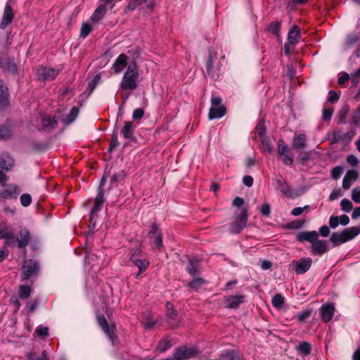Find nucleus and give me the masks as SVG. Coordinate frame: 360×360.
<instances>
[{
	"mask_svg": "<svg viewBox=\"0 0 360 360\" xmlns=\"http://www.w3.org/2000/svg\"><path fill=\"white\" fill-rule=\"evenodd\" d=\"M248 211L247 209L243 208L240 214L237 215L236 220L230 224L229 229L232 233H238L243 230L248 222Z\"/></svg>",
	"mask_w": 360,
	"mask_h": 360,
	"instance_id": "obj_9",
	"label": "nucleus"
},
{
	"mask_svg": "<svg viewBox=\"0 0 360 360\" xmlns=\"http://www.w3.org/2000/svg\"><path fill=\"white\" fill-rule=\"evenodd\" d=\"M312 259L310 257H302L299 260H293L291 265L293 266L295 272L300 275L306 273L311 266Z\"/></svg>",
	"mask_w": 360,
	"mask_h": 360,
	"instance_id": "obj_14",
	"label": "nucleus"
},
{
	"mask_svg": "<svg viewBox=\"0 0 360 360\" xmlns=\"http://www.w3.org/2000/svg\"><path fill=\"white\" fill-rule=\"evenodd\" d=\"M37 77L39 81H52L59 73V70L51 67L41 66L37 69Z\"/></svg>",
	"mask_w": 360,
	"mask_h": 360,
	"instance_id": "obj_11",
	"label": "nucleus"
},
{
	"mask_svg": "<svg viewBox=\"0 0 360 360\" xmlns=\"http://www.w3.org/2000/svg\"><path fill=\"white\" fill-rule=\"evenodd\" d=\"M347 162L352 167H356L359 163L358 158L352 154L347 157Z\"/></svg>",
	"mask_w": 360,
	"mask_h": 360,
	"instance_id": "obj_62",
	"label": "nucleus"
},
{
	"mask_svg": "<svg viewBox=\"0 0 360 360\" xmlns=\"http://www.w3.org/2000/svg\"><path fill=\"white\" fill-rule=\"evenodd\" d=\"M78 115L79 108L76 106H73L70 110V113L63 119V122H65V124H70L77 118Z\"/></svg>",
	"mask_w": 360,
	"mask_h": 360,
	"instance_id": "obj_37",
	"label": "nucleus"
},
{
	"mask_svg": "<svg viewBox=\"0 0 360 360\" xmlns=\"http://www.w3.org/2000/svg\"><path fill=\"white\" fill-rule=\"evenodd\" d=\"M328 251L327 242L326 240H314L311 244V253L313 255H322Z\"/></svg>",
	"mask_w": 360,
	"mask_h": 360,
	"instance_id": "obj_23",
	"label": "nucleus"
},
{
	"mask_svg": "<svg viewBox=\"0 0 360 360\" xmlns=\"http://www.w3.org/2000/svg\"><path fill=\"white\" fill-rule=\"evenodd\" d=\"M141 321L146 329H151L156 324V321L150 316V312L143 313L141 317Z\"/></svg>",
	"mask_w": 360,
	"mask_h": 360,
	"instance_id": "obj_34",
	"label": "nucleus"
},
{
	"mask_svg": "<svg viewBox=\"0 0 360 360\" xmlns=\"http://www.w3.org/2000/svg\"><path fill=\"white\" fill-rule=\"evenodd\" d=\"M205 280L202 279V278H196L195 279H193V281H191L189 283H188V288L195 290V291H198L201 288L202 286L203 285V284L205 283Z\"/></svg>",
	"mask_w": 360,
	"mask_h": 360,
	"instance_id": "obj_42",
	"label": "nucleus"
},
{
	"mask_svg": "<svg viewBox=\"0 0 360 360\" xmlns=\"http://www.w3.org/2000/svg\"><path fill=\"white\" fill-rule=\"evenodd\" d=\"M32 292V288L30 285H22L19 287V297L25 300L30 297Z\"/></svg>",
	"mask_w": 360,
	"mask_h": 360,
	"instance_id": "obj_39",
	"label": "nucleus"
},
{
	"mask_svg": "<svg viewBox=\"0 0 360 360\" xmlns=\"http://www.w3.org/2000/svg\"><path fill=\"white\" fill-rule=\"evenodd\" d=\"M166 317L167 322L171 328H177L180 326L181 319L179 316L176 310L174 309L172 303L167 302L166 303Z\"/></svg>",
	"mask_w": 360,
	"mask_h": 360,
	"instance_id": "obj_10",
	"label": "nucleus"
},
{
	"mask_svg": "<svg viewBox=\"0 0 360 360\" xmlns=\"http://www.w3.org/2000/svg\"><path fill=\"white\" fill-rule=\"evenodd\" d=\"M32 240L30 231L26 229H21L17 236V246L20 249L25 248Z\"/></svg>",
	"mask_w": 360,
	"mask_h": 360,
	"instance_id": "obj_17",
	"label": "nucleus"
},
{
	"mask_svg": "<svg viewBox=\"0 0 360 360\" xmlns=\"http://www.w3.org/2000/svg\"><path fill=\"white\" fill-rule=\"evenodd\" d=\"M356 134V130L351 129L347 132H342L340 130H335L333 133V139L336 141L349 142Z\"/></svg>",
	"mask_w": 360,
	"mask_h": 360,
	"instance_id": "obj_22",
	"label": "nucleus"
},
{
	"mask_svg": "<svg viewBox=\"0 0 360 360\" xmlns=\"http://www.w3.org/2000/svg\"><path fill=\"white\" fill-rule=\"evenodd\" d=\"M36 333L39 337H46L49 335V328L46 326H39L36 328Z\"/></svg>",
	"mask_w": 360,
	"mask_h": 360,
	"instance_id": "obj_56",
	"label": "nucleus"
},
{
	"mask_svg": "<svg viewBox=\"0 0 360 360\" xmlns=\"http://www.w3.org/2000/svg\"><path fill=\"white\" fill-rule=\"evenodd\" d=\"M352 198L355 202L360 203V189L359 188H355L352 190Z\"/></svg>",
	"mask_w": 360,
	"mask_h": 360,
	"instance_id": "obj_64",
	"label": "nucleus"
},
{
	"mask_svg": "<svg viewBox=\"0 0 360 360\" xmlns=\"http://www.w3.org/2000/svg\"><path fill=\"white\" fill-rule=\"evenodd\" d=\"M139 78L138 65L135 61L131 62L127 66V70L124 73L120 84V89L122 93L134 91L138 87Z\"/></svg>",
	"mask_w": 360,
	"mask_h": 360,
	"instance_id": "obj_1",
	"label": "nucleus"
},
{
	"mask_svg": "<svg viewBox=\"0 0 360 360\" xmlns=\"http://www.w3.org/2000/svg\"><path fill=\"white\" fill-rule=\"evenodd\" d=\"M20 203L24 207H27L32 203V196L29 193H23L20 198Z\"/></svg>",
	"mask_w": 360,
	"mask_h": 360,
	"instance_id": "obj_52",
	"label": "nucleus"
},
{
	"mask_svg": "<svg viewBox=\"0 0 360 360\" xmlns=\"http://www.w3.org/2000/svg\"><path fill=\"white\" fill-rule=\"evenodd\" d=\"M12 130L11 125L6 124L0 127V139H8L11 136Z\"/></svg>",
	"mask_w": 360,
	"mask_h": 360,
	"instance_id": "obj_41",
	"label": "nucleus"
},
{
	"mask_svg": "<svg viewBox=\"0 0 360 360\" xmlns=\"http://www.w3.org/2000/svg\"><path fill=\"white\" fill-rule=\"evenodd\" d=\"M9 93L7 86L0 79V108H5L9 105Z\"/></svg>",
	"mask_w": 360,
	"mask_h": 360,
	"instance_id": "obj_24",
	"label": "nucleus"
},
{
	"mask_svg": "<svg viewBox=\"0 0 360 360\" xmlns=\"http://www.w3.org/2000/svg\"><path fill=\"white\" fill-rule=\"evenodd\" d=\"M14 14L11 6L6 5L4 8L3 18L0 24L1 29H5L8 25H10L12 22Z\"/></svg>",
	"mask_w": 360,
	"mask_h": 360,
	"instance_id": "obj_26",
	"label": "nucleus"
},
{
	"mask_svg": "<svg viewBox=\"0 0 360 360\" xmlns=\"http://www.w3.org/2000/svg\"><path fill=\"white\" fill-rule=\"evenodd\" d=\"M107 8L105 4H100L94 11L90 20L92 22L98 23L106 15Z\"/></svg>",
	"mask_w": 360,
	"mask_h": 360,
	"instance_id": "obj_25",
	"label": "nucleus"
},
{
	"mask_svg": "<svg viewBox=\"0 0 360 360\" xmlns=\"http://www.w3.org/2000/svg\"><path fill=\"white\" fill-rule=\"evenodd\" d=\"M198 354L195 347H179L175 349L174 356L177 360H186L195 357Z\"/></svg>",
	"mask_w": 360,
	"mask_h": 360,
	"instance_id": "obj_12",
	"label": "nucleus"
},
{
	"mask_svg": "<svg viewBox=\"0 0 360 360\" xmlns=\"http://www.w3.org/2000/svg\"><path fill=\"white\" fill-rule=\"evenodd\" d=\"M338 99H339V95L338 94V93L336 91L330 90L328 92V101L330 103H334L335 102L338 101Z\"/></svg>",
	"mask_w": 360,
	"mask_h": 360,
	"instance_id": "obj_63",
	"label": "nucleus"
},
{
	"mask_svg": "<svg viewBox=\"0 0 360 360\" xmlns=\"http://www.w3.org/2000/svg\"><path fill=\"white\" fill-rule=\"evenodd\" d=\"M351 122L356 126L360 123V105L352 112Z\"/></svg>",
	"mask_w": 360,
	"mask_h": 360,
	"instance_id": "obj_50",
	"label": "nucleus"
},
{
	"mask_svg": "<svg viewBox=\"0 0 360 360\" xmlns=\"http://www.w3.org/2000/svg\"><path fill=\"white\" fill-rule=\"evenodd\" d=\"M281 23L278 21L270 22L266 27L268 32L278 35L281 30Z\"/></svg>",
	"mask_w": 360,
	"mask_h": 360,
	"instance_id": "obj_43",
	"label": "nucleus"
},
{
	"mask_svg": "<svg viewBox=\"0 0 360 360\" xmlns=\"http://www.w3.org/2000/svg\"><path fill=\"white\" fill-rule=\"evenodd\" d=\"M136 127V124H134L132 122L125 121L120 131L122 136L125 139H128L130 141H135L136 137L134 136V131Z\"/></svg>",
	"mask_w": 360,
	"mask_h": 360,
	"instance_id": "obj_18",
	"label": "nucleus"
},
{
	"mask_svg": "<svg viewBox=\"0 0 360 360\" xmlns=\"http://www.w3.org/2000/svg\"><path fill=\"white\" fill-rule=\"evenodd\" d=\"M341 210L345 212H349L353 209V205L352 202L347 199L344 198L340 202Z\"/></svg>",
	"mask_w": 360,
	"mask_h": 360,
	"instance_id": "obj_47",
	"label": "nucleus"
},
{
	"mask_svg": "<svg viewBox=\"0 0 360 360\" xmlns=\"http://www.w3.org/2000/svg\"><path fill=\"white\" fill-rule=\"evenodd\" d=\"M223 304L229 309H238L241 304L246 302V297L244 295H235L225 296L223 298Z\"/></svg>",
	"mask_w": 360,
	"mask_h": 360,
	"instance_id": "obj_13",
	"label": "nucleus"
},
{
	"mask_svg": "<svg viewBox=\"0 0 360 360\" xmlns=\"http://www.w3.org/2000/svg\"><path fill=\"white\" fill-rule=\"evenodd\" d=\"M343 172V167L342 166H337L334 167L331 172V176L334 179H338L340 177Z\"/></svg>",
	"mask_w": 360,
	"mask_h": 360,
	"instance_id": "obj_55",
	"label": "nucleus"
},
{
	"mask_svg": "<svg viewBox=\"0 0 360 360\" xmlns=\"http://www.w3.org/2000/svg\"><path fill=\"white\" fill-rule=\"evenodd\" d=\"M92 31V27L89 22H83L80 31V37L85 39Z\"/></svg>",
	"mask_w": 360,
	"mask_h": 360,
	"instance_id": "obj_45",
	"label": "nucleus"
},
{
	"mask_svg": "<svg viewBox=\"0 0 360 360\" xmlns=\"http://www.w3.org/2000/svg\"><path fill=\"white\" fill-rule=\"evenodd\" d=\"M333 114V109L332 108H324L323 110L322 119L324 121H329L331 120Z\"/></svg>",
	"mask_w": 360,
	"mask_h": 360,
	"instance_id": "obj_53",
	"label": "nucleus"
},
{
	"mask_svg": "<svg viewBox=\"0 0 360 360\" xmlns=\"http://www.w3.org/2000/svg\"><path fill=\"white\" fill-rule=\"evenodd\" d=\"M28 360H49V356L46 351H43L40 356L35 357V355L30 353L27 356Z\"/></svg>",
	"mask_w": 360,
	"mask_h": 360,
	"instance_id": "obj_54",
	"label": "nucleus"
},
{
	"mask_svg": "<svg viewBox=\"0 0 360 360\" xmlns=\"http://www.w3.org/2000/svg\"><path fill=\"white\" fill-rule=\"evenodd\" d=\"M284 304V297L281 294H276L272 299V304L274 307L280 309Z\"/></svg>",
	"mask_w": 360,
	"mask_h": 360,
	"instance_id": "obj_46",
	"label": "nucleus"
},
{
	"mask_svg": "<svg viewBox=\"0 0 360 360\" xmlns=\"http://www.w3.org/2000/svg\"><path fill=\"white\" fill-rule=\"evenodd\" d=\"M343 235L346 242L354 239L360 233V226H352L349 228L345 229L343 231Z\"/></svg>",
	"mask_w": 360,
	"mask_h": 360,
	"instance_id": "obj_31",
	"label": "nucleus"
},
{
	"mask_svg": "<svg viewBox=\"0 0 360 360\" xmlns=\"http://www.w3.org/2000/svg\"><path fill=\"white\" fill-rule=\"evenodd\" d=\"M330 241L335 245H339L346 243L345 238L343 235V232H334L330 236Z\"/></svg>",
	"mask_w": 360,
	"mask_h": 360,
	"instance_id": "obj_36",
	"label": "nucleus"
},
{
	"mask_svg": "<svg viewBox=\"0 0 360 360\" xmlns=\"http://www.w3.org/2000/svg\"><path fill=\"white\" fill-rule=\"evenodd\" d=\"M10 304L13 307V312L16 314L20 309L21 303L15 295H13L10 299Z\"/></svg>",
	"mask_w": 360,
	"mask_h": 360,
	"instance_id": "obj_51",
	"label": "nucleus"
},
{
	"mask_svg": "<svg viewBox=\"0 0 360 360\" xmlns=\"http://www.w3.org/2000/svg\"><path fill=\"white\" fill-rule=\"evenodd\" d=\"M259 211L263 216L266 217H269L270 213H271V207H270L269 204H268V203L263 204L260 207Z\"/></svg>",
	"mask_w": 360,
	"mask_h": 360,
	"instance_id": "obj_59",
	"label": "nucleus"
},
{
	"mask_svg": "<svg viewBox=\"0 0 360 360\" xmlns=\"http://www.w3.org/2000/svg\"><path fill=\"white\" fill-rule=\"evenodd\" d=\"M58 122L54 117L46 116L41 119V130L49 132L55 129Z\"/></svg>",
	"mask_w": 360,
	"mask_h": 360,
	"instance_id": "obj_27",
	"label": "nucleus"
},
{
	"mask_svg": "<svg viewBox=\"0 0 360 360\" xmlns=\"http://www.w3.org/2000/svg\"><path fill=\"white\" fill-rule=\"evenodd\" d=\"M13 233L7 227L0 229V239H12L13 240Z\"/></svg>",
	"mask_w": 360,
	"mask_h": 360,
	"instance_id": "obj_48",
	"label": "nucleus"
},
{
	"mask_svg": "<svg viewBox=\"0 0 360 360\" xmlns=\"http://www.w3.org/2000/svg\"><path fill=\"white\" fill-rule=\"evenodd\" d=\"M306 135L304 134H299L294 137L292 146L294 149H302L306 147Z\"/></svg>",
	"mask_w": 360,
	"mask_h": 360,
	"instance_id": "obj_32",
	"label": "nucleus"
},
{
	"mask_svg": "<svg viewBox=\"0 0 360 360\" xmlns=\"http://www.w3.org/2000/svg\"><path fill=\"white\" fill-rule=\"evenodd\" d=\"M312 349L311 345L306 341L300 342L296 347V350L301 355H309Z\"/></svg>",
	"mask_w": 360,
	"mask_h": 360,
	"instance_id": "obj_35",
	"label": "nucleus"
},
{
	"mask_svg": "<svg viewBox=\"0 0 360 360\" xmlns=\"http://www.w3.org/2000/svg\"><path fill=\"white\" fill-rule=\"evenodd\" d=\"M358 178V172L356 170H349L345 175L342 180V188L347 190L350 188L352 182Z\"/></svg>",
	"mask_w": 360,
	"mask_h": 360,
	"instance_id": "obj_29",
	"label": "nucleus"
},
{
	"mask_svg": "<svg viewBox=\"0 0 360 360\" xmlns=\"http://www.w3.org/2000/svg\"><path fill=\"white\" fill-rule=\"evenodd\" d=\"M172 347L171 341L168 338H164L160 340L156 349L160 352H164Z\"/></svg>",
	"mask_w": 360,
	"mask_h": 360,
	"instance_id": "obj_44",
	"label": "nucleus"
},
{
	"mask_svg": "<svg viewBox=\"0 0 360 360\" xmlns=\"http://www.w3.org/2000/svg\"><path fill=\"white\" fill-rule=\"evenodd\" d=\"M20 193V187L14 184L4 183L0 190V198L16 200Z\"/></svg>",
	"mask_w": 360,
	"mask_h": 360,
	"instance_id": "obj_5",
	"label": "nucleus"
},
{
	"mask_svg": "<svg viewBox=\"0 0 360 360\" xmlns=\"http://www.w3.org/2000/svg\"><path fill=\"white\" fill-rule=\"evenodd\" d=\"M39 265L37 262L30 259L27 261L22 266V279H29L31 276L38 273Z\"/></svg>",
	"mask_w": 360,
	"mask_h": 360,
	"instance_id": "obj_15",
	"label": "nucleus"
},
{
	"mask_svg": "<svg viewBox=\"0 0 360 360\" xmlns=\"http://www.w3.org/2000/svg\"><path fill=\"white\" fill-rule=\"evenodd\" d=\"M309 209V205H305L303 207H295L294 209L292 210L291 214L293 216H295V217L300 216L304 212V211L308 210Z\"/></svg>",
	"mask_w": 360,
	"mask_h": 360,
	"instance_id": "obj_58",
	"label": "nucleus"
},
{
	"mask_svg": "<svg viewBox=\"0 0 360 360\" xmlns=\"http://www.w3.org/2000/svg\"><path fill=\"white\" fill-rule=\"evenodd\" d=\"M210 102L211 106L208 113L209 120L221 118L226 115V108L222 103L221 96L212 94Z\"/></svg>",
	"mask_w": 360,
	"mask_h": 360,
	"instance_id": "obj_2",
	"label": "nucleus"
},
{
	"mask_svg": "<svg viewBox=\"0 0 360 360\" xmlns=\"http://www.w3.org/2000/svg\"><path fill=\"white\" fill-rule=\"evenodd\" d=\"M142 6H145L146 8L152 10L155 6V0H129L125 11H134Z\"/></svg>",
	"mask_w": 360,
	"mask_h": 360,
	"instance_id": "obj_20",
	"label": "nucleus"
},
{
	"mask_svg": "<svg viewBox=\"0 0 360 360\" xmlns=\"http://www.w3.org/2000/svg\"><path fill=\"white\" fill-rule=\"evenodd\" d=\"M335 311V307L333 302L324 304L319 309L320 316L324 323H328L332 320Z\"/></svg>",
	"mask_w": 360,
	"mask_h": 360,
	"instance_id": "obj_16",
	"label": "nucleus"
},
{
	"mask_svg": "<svg viewBox=\"0 0 360 360\" xmlns=\"http://www.w3.org/2000/svg\"><path fill=\"white\" fill-rule=\"evenodd\" d=\"M311 314V310H305L297 314V319L300 322H304L305 320L309 319Z\"/></svg>",
	"mask_w": 360,
	"mask_h": 360,
	"instance_id": "obj_57",
	"label": "nucleus"
},
{
	"mask_svg": "<svg viewBox=\"0 0 360 360\" xmlns=\"http://www.w3.org/2000/svg\"><path fill=\"white\" fill-rule=\"evenodd\" d=\"M304 224V220H295V221H291L288 224V227L290 229H299L303 226Z\"/></svg>",
	"mask_w": 360,
	"mask_h": 360,
	"instance_id": "obj_60",
	"label": "nucleus"
},
{
	"mask_svg": "<svg viewBox=\"0 0 360 360\" xmlns=\"http://www.w3.org/2000/svg\"><path fill=\"white\" fill-rule=\"evenodd\" d=\"M128 64V56L124 53H121L116 58L114 63L112 64V69L113 72L116 75L120 74L124 68H127Z\"/></svg>",
	"mask_w": 360,
	"mask_h": 360,
	"instance_id": "obj_21",
	"label": "nucleus"
},
{
	"mask_svg": "<svg viewBox=\"0 0 360 360\" xmlns=\"http://www.w3.org/2000/svg\"><path fill=\"white\" fill-rule=\"evenodd\" d=\"M200 260L195 257L191 258L188 260V264L186 267L188 273L194 276L198 274Z\"/></svg>",
	"mask_w": 360,
	"mask_h": 360,
	"instance_id": "obj_33",
	"label": "nucleus"
},
{
	"mask_svg": "<svg viewBox=\"0 0 360 360\" xmlns=\"http://www.w3.org/2000/svg\"><path fill=\"white\" fill-rule=\"evenodd\" d=\"M104 202V191L103 189L100 188L94 200V206L90 212L91 219H93L95 217L97 216V214L101 210Z\"/></svg>",
	"mask_w": 360,
	"mask_h": 360,
	"instance_id": "obj_19",
	"label": "nucleus"
},
{
	"mask_svg": "<svg viewBox=\"0 0 360 360\" xmlns=\"http://www.w3.org/2000/svg\"><path fill=\"white\" fill-rule=\"evenodd\" d=\"M319 234L316 231L300 232L297 236V240L300 242L307 241L311 244L317 239Z\"/></svg>",
	"mask_w": 360,
	"mask_h": 360,
	"instance_id": "obj_28",
	"label": "nucleus"
},
{
	"mask_svg": "<svg viewBox=\"0 0 360 360\" xmlns=\"http://www.w3.org/2000/svg\"><path fill=\"white\" fill-rule=\"evenodd\" d=\"M97 323L103 332L109 337L112 343L117 339L116 335V326L114 324H109L103 314H98L96 316Z\"/></svg>",
	"mask_w": 360,
	"mask_h": 360,
	"instance_id": "obj_7",
	"label": "nucleus"
},
{
	"mask_svg": "<svg viewBox=\"0 0 360 360\" xmlns=\"http://www.w3.org/2000/svg\"><path fill=\"white\" fill-rule=\"evenodd\" d=\"M214 63V58L212 55H210L207 60L206 66H205L207 74L209 75L213 76L212 72H213Z\"/></svg>",
	"mask_w": 360,
	"mask_h": 360,
	"instance_id": "obj_49",
	"label": "nucleus"
},
{
	"mask_svg": "<svg viewBox=\"0 0 360 360\" xmlns=\"http://www.w3.org/2000/svg\"><path fill=\"white\" fill-rule=\"evenodd\" d=\"M220 360H240L238 352L231 350L227 351L220 356Z\"/></svg>",
	"mask_w": 360,
	"mask_h": 360,
	"instance_id": "obj_40",
	"label": "nucleus"
},
{
	"mask_svg": "<svg viewBox=\"0 0 360 360\" xmlns=\"http://www.w3.org/2000/svg\"><path fill=\"white\" fill-rule=\"evenodd\" d=\"M129 260L139 269V274L146 271L150 266L149 259L145 257L139 248L130 250Z\"/></svg>",
	"mask_w": 360,
	"mask_h": 360,
	"instance_id": "obj_3",
	"label": "nucleus"
},
{
	"mask_svg": "<svg viewBox=\"0 0 360 360\" xmlns=\"http://www.w3.org/2000/svg\"><path fill=\"white\" fill-rule=\"evenodd\" d=\"M301 37L300 30L297 25H293L288 32V41L292 45L297 44Z\"/></svg>",
	"mask_w": 360,
	"mask_h": 360,
	"instance_id": "obj_30",
	"label": "nucleus"
},
{
	"mask_svg": "<svg viewBox=\"0 0 360 360\" xmlns=\"http://www.w3.org/2000/svg\"><path fill=\"white\" fill-rule=\"evenodd\" d=\"M278 155L286 165H291L294 162V154L283 140L278 141Z\"/></svg>",
	"mask_w": 360,
	"mask_h": 360,
	"instance_id": "obj_6",
	"label": "nucleus"
},
{
	"mask_svg": "<svg viewBox=\"0 0 360 360\" xmlns=\"http://www.w3.org/2000/svg\"><path fill=\"white\" fill-rule=\"evenodd\" d=\"M14 165V160L6 153L0 156V184L6 183L8 176L4 172H8Z\"/></svg>",
	"mask_w": 360,
	"mask_h": 360,
	"instance_id": "obj_8",
	"label": "nucleus"
},
{
	"mask_svg": "<svg viewBox=\"0 0 360 360\" xmlns=\"http://www.w3.org/2000/svg\"><path fill=\"white\" fill-rule=\"evenodd\" d=\"M3 67L5 71L11 73L15 74L18 71V68L16 64L13 60L8 58L3 64Z\"/></svg>",
	"mask_w": 360,
	"mask_h": 360,
	"instance_id": "obj_38",
	"label": "nucleus"
},
{
	"mask_svg": "<svg viewBox=\"0 0 360 360\" xmlns=\"http://www.w3.org/2000/svg\"><path fill=\"white\" fill-rule=\"evenodd\" d=\"M148 237L151 247H154L159 250H162L163 248L162 233L157 223L153 222L150 226Z\"/></svg>",
	"mask_w": 360,
	"mask_h": 360,
	"instance_id": "obj_4",
	"label": "nucleus"
},
{
	"mask_svg": "<svg viewBox=\"0 0 360 360\" xmlns=\"http://www.w3.org/2000/svg\"><path fill=\"white\" fill-rule=\"evenodd\" d=\"M144 115V110L142 108H136L134 110L132 117L134 120H141Z\"/></svg>",
	"mask_w": 360,
	"mask_h": 360,
	"instance_id": "obj_61",
	"label": "nucleus"
}]
</instances>
